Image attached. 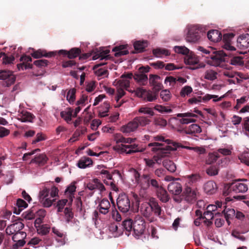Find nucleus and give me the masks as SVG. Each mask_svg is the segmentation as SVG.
I'll return each instance as SVG.
<instances>
[{
	"label": "nucleus",
	"instance_id": "f257e3e1",
	"mask_svg": "<svg viewBox=\"0 0 249 249\" xmlns=\"http://www.w3.org/2000/svg\"><path fill=\"white\" fill-rule=\"evenodd\" d=\"M140 211L142 216L150 223L155 221L157 217H160L162 213L161 207L154 198H151L148 202L143 203Z\"/></svg>",
	"mask_w": 249,
	"mask_h": 249
},
{
	"label": "nucleus",
	"instance_id": "f03ea898",
	"mask_svg": "<svg viewBox=\"0 0 249 249\" xmlns=\"http://www.w3.org/2000/svg\"><path fill=\"white\" fill-rule=\"evenodd\" d=\"M148 146L152 147L151 150L154 152L159 151V155L153 156L152 159L155 161V163H157L159 164L161 163L162 157L166 156L169 151L176 150L175 148L171 145L164 146V144L157 142L149 143Z\"/></svg>",
	"mask_w": 249,
	"mask_h": 249
},
{
	"label": "nucleus",
	"instance_id": "7ed1b4c3",
	"mask_svg": "<svg viewBox=\"0 0 249 249\" xmlns=\"http://www.w3.org/2000/svg\"><path fill=\"white\" fill-rule=\"evenodd\" d=\"M150 120L145 116H137L129 122L126 125L121 127V131L124 133H129L137 129L139 126L143 127L149 124Z\"/></svg>",
	"mask_w": 249,
	"mask_h": 249
},
{
	"label": "nucleus",
	"instance_id": "20e7f679",
	"mask_svg": "<svg viewBox=\"0 0 249 249\" xmlns=\"http://www.w3.org/2000/svg\"><path fill=\"white\" fill-rule=\"evenodd\" d=\"M247 181V179H246L235 180L230 184L227 190L224 191V195L225 196H228L231 192H234L236 193L246 192L248 190V185L246 183Z\"/></svg>",
	"mask_w": 249,
	"mask_h": 249
},
{
	"label": "nucleus",
	"instance_id": "39448f33",
	"mask_svg": "<svg viewBox=\"0 0 249 249\" xmlns=\"http://www.w3.org/2000/svg\"><path fill=\"white\" fill-rule=\"evenodd\" d=\"M112 174L113 175H111L108 171L105 170H102L100 172V174L106 176L108 180L107 181L105 180L104 183L107 185H110L113 190L117 191L118 190L117 184L119 179L121 178V175L118 170H115Z\"/></svg>",
	"mask_w": 249,
	"mask_h": 249
},
{
	"label": "nucleus",
	"instance_id": "423d86ee",
	"mask_svg": "<svg viewBox=\"0 0 249 249\" xmlns=\"http://www.w3.org/2000/svg\"><path fill=\"white\" fill-rule=\"evenodd\" d=\"M145 229V222L140 215L135 217L133 223V232L135 237L139 238L143 233Z\"/></svg>",
	"mask_w": 249,
	"mask_h": 249
},
{
	"label": "nucleus",
	"instance_id": "0eeeda50",
	"mask_svg": "<svg viewBox=\"0 0 249 249\" xmlns=\"http://www.w3.org/2000/svg\"><path fill=\"white\" fill-rule=\"evenodd\" d=\"M118 209L123 213H127L130 208V201L128 196L124 194H120L117 199Z\"/></svg>",
	"mask_w": 249,
	"mask_h": 249
},
{
	"label": "nucleus",
	"instance_id": "6e6552de",
	"mask_svg": "<svg viewBox=\"0 0 249 249\" xmlns=\"http://www.w3.org/2000/svg\"><path fill=\"white\" fill-rule=\"evenodd\" d=\"M24 227V225L23 223L20 221H18L8 226L5 231L6 234L9 235L19 233L21 235V238H25L26 237V233L21 231Z\"/></svg>",
	"mask_w": 249,
	"mask_h": 249
},
{
	"label": "nucleus",
	"instance_id": "1a4fd4ad",
	"mask_svg": "<svg viewBox=\"0 0 249 249\" xmlns=\"http://www.w3.org/2000/svg\"><path fill=\"white\" fill-rule=\"evenodd\" d=\"M201 32V29L198 25H191L189 26L186 37L187 41L190 42L198 41L200 38Z\"/></svg>",
	"mask_w": 249,
	"mask_h": 249
},
{
	"label": "nucleus",
	"instance_id": "9d476101",
	"mask_svg": "<svg viewBox=\"0 0 249 249\" xmlns=\"http://www.w3.org/2000/svg\"><path fill=\"white\" fill-rule=\"evenodd\" d=\"M198 193L196 189L187 186L182 193V196L184 200L188 203H193L196 199Z\"/></svg>",
	"mask_w": 249,
	"mask_h": 249
},
{
	"label": "nucleus",
	"instance_id": "9b49d317",
	"mask_svg": "<svg viewBox=\"0 0 249 249\" xmlns=\"http://www.w3.org/2000/svg\"><path fill=\"white\" fill-rule=\"evenodd\" d=\"M210 55V58L214 63L215 66L219 65L222 62L227 61L226 57L230 54L226 53L223 51H213Z\"/></svg>",
	"mask_w": 249,
	"mask_h": 249
},
{
	"label": "nucleus",
	"instance_id": "f8f14e48",
	"mask_svg": "<svg viewBox=\"0 0 249 249\" xmlns=\"http://www.w3.org/2000/svg\"><path fill=\"white\" fill-rule=\"evenodd\" d=\"M49 193L50 189L45 186L43 187L39 192V196L40 201L43 203V206L45 207H50L54 201V199L52 200L50 198H46L48 196Z\"/></svg>",
	"mask_w": 249,
	"mask_h": 249
},
{
	"label": "nucleus",
	"instance_id": "ddd939ff",
	"mask_svg": "<svg viewBox=\"0 0 249 249\" xmlns=\"http://www.w3.org/2000/svg\"><path fill=\"white\" fill-rule=\"evenodd\" d=\"M149 83L153 87V89L156 92H158L163 88L161 83V78L156 74H151L149 75Z\"/></svg>",
	"mask_w": 249,
	"mask_h": 249
},
{
	"label": "nucleus",
	"instance_id": "4468645a",
	"mask_svg": "<svg viewBox=\"0 0 249 249\" xmlns=\"http://www.w3.org/2000/svg\"><path fill=\"white\" fill-rule=\"evenodd\" d=\"M114 149L116 150L120 151L122 152H125L127 154H131L132 153L142 152L143 150H139L137 148V145L130 144L124 145L122 144L121 145H118L114 147Z\"/></svg>",
	"mask_w": 249,
	"mask_h": 249
},
{
	"label": "nucleus",
	"instance_id": "2eb2a0df",
	"mask_svg": "<svg viewBox=\"0 0 249 249\" xmlns=\"http://www.w3.org/2000/svg\"><path fill=\"white\" fill-rule=\"evenodd\" d=\"M81 53V50L78 48H71L70 51L60 50L58 53L64 56H67L69 59H73L79 56Z\"/></svg>",
	"mask_w": 249,
	"mask_h": 249
},
{
	"label": "nucleus",
	"instance_id": "dca6fc26",
	"mask_svg": "<svg viewBox=\"0 0 249 249\" xmlns=\"http://www.w3.org/2000/svg\"><path fill=\"white\" fill-rule=\"evenodd\" d=\"M234 36L233 33H227L223 35L222 47L227 51H235V48L231 45V42Z\"/></svg>",
	"mask_w": 249,
	"mask_h": 249
},
{
	"label": "nucleus",
	"instance_id": "f3484780",
	"mask_svg": "<svg viewBox=\"0 0 249 249\" xmlns=\"http://www.w3.org/2000/svg\"><path fill=\"white\" fill-rule=\"evenodd\" d=\"M0 79L6 80L7 85L9 86L15 82L16 77L12 71L3 70L0 71Z\"/></svg>",
	"mask_w": 249,
	"mask_h": 249
},
{
	"label": "nucleus",
	"instance_id": "a211bd4d",
	"mask_svg": "<svg viewBox=\"0 0 249 249\" xmlns=\"http://www.w3.org/2000/svg\"><path fill=\"white\" fill-rule=\"evenodd\" d=\"M87 188L91 191L97 189L103 192L105 190L104 185L98 178H94L88 183Z\"/></svg>",
	"mask_w": 249,
	"mask_h": 249
},
{
	"label": "nucleus",
	"instance_id": "6ab92c4d",
	"mask_svg": "<svg viewBox=\"0 0 249 249\" xmlns=\"http://www.w3.org/2000/svg\"><path fill=\"white\" fill-rule=\"evenodd\" d=\"M178 117L182 118L179 120V122L181 124H188L192 122H195L196 120L194 119L189 118L196 117V115L191 112H186L183 113H178L177 115Z\"/></svg>",
	"mask_w": 249,
	"mask_h": 249
},
{
	"label": "nucleus",
	"instance_id": "aec40b11",
	"mask_svg": "<svg viewBox=\"0 0 249 249\" xmlns=\"http://www.w3.org/2000/svg\"><path fill=\"white\" fill-rule=\"evenodd\" d=\"M20 61H22V63L17 65V68L19 70H24L33 68V65L29 63L30 62L32 61V58L30 56L26 55H22L20 58Z\"/></svg>",
	"mask_w": 249,
	"mask_h": 249
},
{
	"label": "nucleus",
	"instance_id": "412c9836",
	"mask_svg": "<svg viewBox=\"0 0 249 249\" xmlns=\"http://www.w3.org/2000/svg\"><path fill=\"white\" fill-rule=\"evenodd\" d=\"M237 46L241 49H245L249 47V34H245L240 36L237 39Z\"/></svg>",
	"mask_w": 249,
	"mask_h": 249
},
{
	"label": "nucleus",
	"instance_id": "4be33fe9",
	"mask_svg": "<svg viewBox=\"0 0 249 249\" xmlns=\"http://www.w3.org/2000/svg\"><path fill=\"white\" fill-rule=\"evenodd\" d=\"M167 189L169 192L174 195H178L182 191L181 184L175 181L170 182L167 186Z\"/></svg>",
	"mask_w": 249,
	"mask_h": 249
},
{
	"label": "nucleus",
	"instance_id": "5701e85b",
	"mask_svg": "<svg viewBox=\"0 0 249 249\" xmlns=\"http://www.w3.org/2000/svg\"><path fill=\"white\" fill-rule=\"evenodd\" d=\"M217 190V186L215 182L210 180L204 185V190L206 193L212 195L216 193Z\"/></svg>",
	"mask_w": 249,
	"mask_h": 249
},
{
	"label": "nucleus",
	"instance_id": "b1692460",
	"mask_svg": "<svg viewBox=\"0 0 249 249\" xmlns=\"http://www.w3.org/2000/svg\"><path fill=\"white\" fill-rule=\"evenodd\" d=\"M156 192L157 197L162 202L166 203L169 200L170 197L167 191L163 187H160Z\"/></svg>",
	"mask_w": 249,
	"mask_h": 249
},
{
	"label": "nucleus",
	"instance_id": "393cba45",
	"mask_svg": "<svg viewBox=\"0 0 249 249\" xmlns=\"http://www.w3.org/2000/svg\"><path fill=\"white\" fill-rule=\"evenodd\" d=\"M208 39L213 42H217L222 39V34L217 30H211L207 33Z\"/></svg>",
	"mask_w": 249,
	"mask_h": 249
},
{
	"label": "nucleus",
	"instance_id": "a878e982",
	"mask_svg": "<svg viewBox=\"0 0 249 249\" xmlns=\"http://www.w3.org/2000/svg\"><path fill=\"white\" fill-rule=\"evenodd\" d=\"M99 212L100 213L106 214L109 212L110 208L109 201L107 198H103L99 206Z\"/></svg>",
	"mask_w": 249,
	"mask_h": 249
},
{
	"label": "nucleus",
	"instance_id": "bb28decb",
	"mask_svg": "<svg viewBox=\"0 0 249 249\" xmlns=\"http://www.w3.org/2000/svg\"><path fill=\"white\" fill-rule=\"evenodd\" d=\"M56 53L51 52L47 53L46 51H42L41 50H38L37 51H34L31 53V55L34 58H39L43 56L46 57H51L55 55Z\"/></svg>",
	"mask_w": 249,
	"mask_h": 249
},
{
	"label": "nucleus",
	"instance_id": "cd10ccee",
	"mask_svg": "<svg viewBox=\"0 0 249 249\" xmlns=\"http://www.w3.org/2000/svg\"><path fill=\"white\" fill-rule=\"evenodd\" d=\"M134 221L131 219H126L122 222V228L125 234L128 236L133 227Z\"/></svg>",
	"mask_w": 249,
	"mask_h": 249
},
{
	"label": "nucleus",
	"instance_id": "c85d7f7f",
	"mask_svg": "<svg viewBox=\"0 0 249 249\" xmlns=\"http://www.w3.org/2000/svg\"><path fill=\"white\" fill-rule=\"evenodd\" d=\"M127 47V45H121L114 47L112 51L115 52L114 56L119 57L128 54V51L126 49Z\"/></svg>",
	"mask_w": 249,
	"mask_h": 249
},
{
	"label": "nucleus",
	"instance_id": "c756f323",
	"mask_svg": "<svg viewBox=\"0 0 249 249\" xmlns=\"http://www.w3.org/2000/svg\"><path fill=\"white\" fill-rule=\"evenodd\" d=\"M93 161L91 158L87 157H82L78 161L77 165L80 168L84 169L92 165Z\"/></svg>",
	"mask_w": 249,
	"mask_h": 249
},
{
	"label": "nucleus",
	"instance_id": "7c9ffc66",
	"mask_svg": "<svg viewBox=\"0 0 249 249\" xmlns=\"http://www.w3.org/2000/svg\"><path fill=\"white\" fill-rule=\"evenodd\" d=\"M151 175L149 174L143 175L139 180L138 184L141 186V187L146 190L149 188V182L151 178Z\"/></svg>",
	"mask_w": 249,
	"mask_h": 249
},
{
	"label": "nucleus",
	"instance_id": "2f4dec72",
	"mask_svg": "<svg viewBox=\"0 0 249 249\" xmlns=\"http://www.w3.org/2000/svg\"><path fill=\"white\" fill-rule=\"evenodd\" d=\"M222 213H224L227 222L229 225L230 224V219L232 218L235 215V210L232 208H227L226 206L224 205V209Z\"/></svg>",
	"mask_w": 249,
	"mask_h": 249
},
{
	"label": "nucleus",
	"instance_id": "473e14b6",
	"mask_svg": "<svg viewBox=\"0 0 249 249\" xmlns=\"http://www.w3.org/2000/svg\"><path fill=\"white\" fill-rule=\"evenodd\" d=\"M147 46L148 42L144 40L137 41L134 43V47L137 53L144 52Z\"/></svg>",
	"mask_w": 249,
	"mask_h": 249
},
{
	"label": "nucleus",
	"instance_id": "72a5a7b5",
	"mask_svg": "<svg viewBox=\"0 0 249 249\" xmlns=\"http://www.w3.org/2000/svg\"><path fill=\"white\" fill-rule=\"evenodd\" d=\"M34 115L26 111H22L20 114L18 115V119L22 122H31L33 119Z\"/></svg>",
	"mask_w": 249,
	"mask_h": 249
},
{
	"label": "nucleus",
	"instance_id": "f704fd0d",
	"mask_svg": "<svg viewBox=\"0 0 249 249\" xmlns=\"http://www.w3.org/2000/svg\"><path fill=\"white\" fill-rule=\"evenodd\" d=\"M48 158L45 154H39L36 156L31 160V163H36L40 166L44 165L47 161Z\"/></svg>",
	"mask_w": 249,
	"mask_h": 249
},
{
	"label": "nucleus",
	"instance_id": "c9c22d12",
	"mask_svg": "<svg viewBox=\"0 0 249 249\" xmlns=\"http://www.w3.org/2000/svg\"><path fill=\"white\" fill-rule=\"evenodd\" d=\"M134 79L139 84L142 85H145L148 81V78L147 75L144 73H135L134 75Z\"/></svg>",
	"mask_w": 249,
	"mask_h": 249
},
{
	"label": "nucleus",
	"instance_id": "e433bc0d",
	"mask_svg": "<svg viewBox=\"0 0 249 249\" xmlns=\"http://www.w3.org/2000/svg\"><path fill=\"white\" fill-rule=\"evenodd\" d=\"M184 62L186 64L189 65H195L199 62L198 58L194 54H189L185 56Z\"/></svg>",
	"mask_w": 249,
	"mask_h": 249
},
{
	"label": "nucleus",
	"instance_id": "4c0bfd02",
	"mask_svg": "<svg viewBox=\"0 0 249 249\" xmlns=\"http://www.w3.org/2000/svg\"><path fill=\"white\" fill-rule=\"evenodd\" d=\"M73 110L71 108H67L66 110L60 112V116L68 123L71 121L72 113Z\"/></svg>",
	"mask_w": 249,
	"mask_h": 249
},
{
	"label": "nucleus",
	"instance_id": "58836bf2",
	"mask_svg": "<svg viewBox=\"0 0 249 249\" xmlns=\"http://www.w3.org/2000/svg\"><path fill=\"white\" fill-rule=\"evenodd\" d=\"M186 128V134L195 135L196 133H200L202 131L201 128L197 124H192Z\"/></svg>",
	"mask_w": 249,
	"mask_h": 249
},
{
	"label": "nucleus",
	"instance_id": "ea45409f",
	"mask_svg": "<svg viewBox=\"0 0 249 249\" xmlns=\"http://www.w3.org/2000/svg\"><path fill=\"white\" fill-rule=\"evenodd\" d=\"M163 166L169 171L174 173L176 170V166L174 162L169 160H165L163 161Z\"/></svg>",
	"mask_w": 249,
	"mask_h": 249
},
{
	"label": "nucleus",
	"instance_id": "a19ab883",
	"mask_svg": "<svg viewBox=\"0 0 249 249\" xmlns=\"http://www.w3.org/2000/svg\"><path fill=\"white\" fill-rule=\"evenodd\" d=\"M36 229L37 233L41 235H46L50 231V227L47 224L41 225Z\"/></svg>",
	"mask_w": 249,
	"mask_h": 249
},
{
	"label": "nucleus",
	"instance_id": "79ce46f5",
	"mask_svg": "<svg viewBox=\"0 0 249 249\" xmlns=\"http://www.w3.org/2000/svg\"><path fill=\"white\" fill-rule=\"evenodd\" d=\"M217 73L216 71L211 69H209L206 70L205 72L204 77L206 79L213 81L217 78Z\"/></svg>",
	"mask_w": 249,
	"mask_h": 249
},
{
	"label": "nucleus",
	"instance_id": "37998d69",
	"mask_svg": "<svg viewBox=\"0 0 249 249\" xmlns=\"http://www.w3.org/2000/svg\"><path fill=\"white\" fill-rule=\"evenodd\" d=\"M153 53L155 56L158 57H161L164 55L168 56L170 54L169 51L166 49L161 48L154 49L153 50Z\"/></svg>",
	"mask_w": 249,
	"mask_h": 249
},
{
	"label": "nucleus",
	"instance_id": "c03bdc74",
	"mask_svg": "<svg viewBox=\"0 0 249 249\" xmlns=\"http://www.w3.org/2000/svg\"><path fill=\"white\" fill-rule=\"evenodd\" d=\"M142 94L145 96V98L149 102H152L157 99V94L158 92H156L154 91V93L149 91H146L145 89H142Z\"/></svg>",
	"mask_w": 249,
	"mask_h": 249
},
{
	"label": "nucleus",
	"instance_id": "a18cd8bd",
	"mask_svg": "<svg viewBox=\"0 0 249 249\" xmlns=\"http://www.w3.org/2000/svg\"><path fill=\"white\" fill-rule=\"evenodd\" d=\"M217 210V206L215 205H209L207 207V211L204 213V215H210L211 219H213L214 217L213 212Z\"/></svg>",
	"mask_w": 249,
	"mask_h": 249
},
{
	"label": "nucleus",
	"instance_id": "49530a36",
	"mask_svg": "<svg viewBox=\"0 0 249 249\" xmlns=\"http://www.w3.org/2000/svg\"><path fill=\"white\" fill-rule=\"evenodd\" d=\"M174 51L177 53L182 54L186 56L189 53V50L185 46H175Z\"/></svg>",
	"mask_w": 249,
	"mask_h": 249
},
{
	"label": "nucleus",
	"instance_id": "de8ad7c7",
	"mask_svg": "<svg viewBox=\"0 0 249 249\" xmlns=\"http://www.w3.org/2000/svg\"><path fill=\"white\" fill-rule=\"evenodd\" d=\"M118 85L120 88L125 89L127 90L130 87V82L128 79L121 78V79L118 81Z\"/></svg>",
	"mask_w": 249,
	"mask_h": 249
},
{
	"label": "nucleus",
	"instance_id": "09e8293b",
	"mask_svg": "<svg viewBox=\"0 0 249 249\" xmlns=\"http://www.w3.org/2000/svg\"><path fill=\"white\" fill-rule=\"evenodd\" d=\"M160 97L163 101L167 102L171 98L170 92L168 89L162 90L160 93Z\"/></svg>",
	"mask_w": 249,
	"mask_h": 249
},
{
	"label": "nucleus",
	"instance_id": "8fccbe9b",
	"mask_svg": "<svg viewBox=\"0 0 249 249\" xmlns=\"http://www.w3.org/2000/svg\"><path fill=\"white\" fill-rule=\"evenodd\" d=\"M219 169L216 166H211L206 170V173L211 176H216L218 173Z\"/></svg>",
	"mask_w": 249,
	"mask_h": 249
},
{
	"label": "nucleus",
	"instance_id": "3c124183",
	"mask_svg": "<svg viewBox=\"0 0 249 249\" xmlns=\"http://www.w3.org/2000/svg\"><path fill=\"white\" fill-rule=\"evenodd\" d=\"M193 91V89L191 87L189 86H186L182 88L180 95L181 97H184L186 95H188Z\"/></svg>",
	"mask_w": 249,
	"mask_h": 249
},
{
	"label": "nucleus",
	"instance_id": "603ef678",
	"mask_svg": "<svg viewBox=\"0 0 249 249\" xmlns=\"http://www.w3.org/2000/svg\"><path fill=\"white\" fill-rule=\"evenodd\" d=\"M154 109L160 113H171L172 112V110L170 108H168L165 106L161 105H157L155 106Z\"/></svg>",
	"mask_w": 249,
	"mask_h": 249
},
{
	"label": "nucleus",
	"instance_id": "864d4df0",
	"mask_svg": "<svg viewBox=\"0 0 249 249\" xmlns=\"http://www.w3.org/2000/svg\"><path fill=\"white\" fill-rule=\"evenodd\" d=\"M15 60V57L13 55H8L6 54L5 56L2 58V63L4 64H13Z\"/></svg>",
	"mask_w": 249,
	"mask_h": 249
},
{
	"label": "nucleus",
	"instance_id": "5fc2aeb1",
	"mask_svg": "<svg viewBox=\"0 0 249 249\" xmlns=\"http://www.w3.org/2000/svg\"><path fill=\"white\" fill-rule=\"evenodd\" d=\"M233 198L237 200H243V202L249 207V194L246 195L234 196Z\"/></svg>",
	"mask_w": 249,
	"mask_h": 249
},
{
	"label": "nucleus",
	"instance_id": "6e6d98bb",
	"mask_svg": "<svg viewBox=\"0 0 249 249\" xmlns=\"http://www.w3.org/2000/svg\"><path fill=\"white\" fill-rule=\"evenodd\" d=\"M75 89H70L67 93V99L70 103H73L75 98Z\"/></svg>",
	"mask_w": 249,
	"mask_h": 249
},
{
	"label": "nucleus",
	"instance_id": "4d7b16f0",
	"mask_svg": "<svg viewBox=\"0 0 249 249\" xmlns=\"http://www.w3.org/2000/svg\"><path fill=\"white\" fill-rule=\"evenodd\" d=\"M239 159L241 162L244 163L247 165H249V153L246 152L242 153L239 156Z\"/></svg>",
	"mask_w": 249,
	"mask_h": 249
},
{
	"label": "nucleus",
	"instance_id": "13d9d810",
	"mask_svg": "<svg viewBox=\"0 0 249 249\" xmlns=\"http://www.w3.org/2000/svg\"><path fill=\"white\" fill-rule=\"evenodd\" d=\"M230 63L233 65H241L243 64L242 57L240 56L232 57L230 60Z\"/></svg>",
	"mask_w": 249,
	"mask_h": 249
},
{
	"label": "nucleus",
	"instance_id": "bf43d9fd",
	"mask_svg": "<svg viewBox=\"0 0 249 249\" xmlns=\"http://www.w3.org/2000/svg\"><path fill=\"white\" fill-rule=\"evenodd\" d=\"M49 61L46 59H39L36 60L34 62V64L39 68H43L48 65Z\"/></svg>",
	"mask_w": 249,
	"mask_h": 249
},
{
	"label": "nucleus",
	"instance_id": "052dcab7",
	"mask_svg": "<svg viewBox=\"0 0 249 249\" xmlns=\"http://www.w3.org/2000/svg\"><path fill=\"white\" fill-rule=\"evenodd\" d=\"M139 112L140 113L148 114L150 116L154 115V113L151 108L147 107H142L139 109Z\"/></svg>",
	"mask_w": 249,
	"mask_h": 249
},
{
	"label": "nucleus",
	"instance_id": "680f3d73",
	"mask_svg": "<svg viewBox=\"0 0 249 249\" xmlns=\"http://www.w3.org/2000/svg\"><path fill=\"white\" fill-rule=\"evenodd\" d=\"M154 124L156 125L164 127L167 124V121L163 118H158L155 119Z\"/></svg>",
	"mask_w": 249,
	"mask_h": 249
},
{
	"label": "nucleus",
	"instance_id": "e2e57ef3",
	"mask_svg": "<svg viewBox=\"0 0 249 249\" xmlns=\"http://www.w3.org/2000/svg\"><path fill=\"white\" fill-rule=\"evenodd\" d=\"M150 186L156 191L161 187L159 185L158 181L156 179L153 178L151 177L149 182V187Z\"/></svg>",
	"mask_w": 249,
	"mask_h": 249
},
{
	"label": "nucleus",
	"instance_id": "0e129e2a",
	"mask_svg": "<svg viewBox=\"0 0 249 249\" xmlns=\"http://www.w3.org/2000/svg\"><path fill=\"white\" fill-rule=\"evenodd\" d=\"M67 202L68 200L67 199L60 200L57 202V207L58 212H62L64 207L66 205Z\"/></svg>",
	"mask_w": 249,
	"mask_h": 249
},
{
	"label": "nucleus",
	"instance_id": "69168bd1",
	"mask_svg": "<svg viewBox=\"0 0 249 249\" xmlns=\"http://www.w3.org/2000/svg\"><path fill=\"white\" fill-rule=\"evenodd\" d=\"M219 158L218 154H209L208 159L207 160L208 164H212L214 162L216 161Z\"/></svg>",
	"mask_w": 249,
	"mask_h": 249
},
{
	"label": "nucleus",
	"instance_id": "338daca9",
	"mask_svg": "<svg viewBox=\"0 0 249 249\" xmlns=\"http://www.w3.org/2000/svg\"><path fill=\"white\" fill-rule=\"evenodd\" d=\"M149 64L151 66L153 67L156 69H161L163 68L165 66L164 62L160 61L150 63Z\"/></svg>",
	"mask_w": 249,
	"mask_h": 249
},
{
	"label": "nucleus",
	"instance_id": "774afa93",
	"mask_svg": "<svg viewBox=\"0 0 249 249\" xmlns=\"http://www.w3.org/2000/svg\"><path fill=\"white\" fill-rule=\"evenodd\" d=\"M104 106L105 107V110L103 111H99V116L100 117H105L108 115L107 112H108L110 107V105L108 103L105 102L104 103Z\"/></svg>",
	"mask_w": 249,
	"mask_h": 249
}]
</instances>
